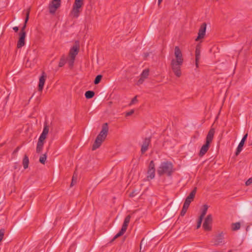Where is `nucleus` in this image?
<instances>
[{
  "mask_svg": "<svg viewBox=\"0 0 252 252\" xmlns=\"http://www.w3.org/2000/svg\"><path fill=\"white\" fill-rule=\"evenodd\" d=\"M46 75L44 72L42 73V75L39 78V81L38 84V90L41 92L43 90V86L45 83Z\"/></svg>",
  "mask_w": 252,
  "mask_h": 252,
  "instance_id": "16",
  "label": "nucleus"
},
{
  "mask_svg": "<svg viewBox=\"0 0 252 252\" xmlns=\"http://www.w3.org/2000/svg\"><path fill=\"white\" fill-rule=\"evenodd\" d=\"M13 30L15 32H17L19 31V28L18 27H14L13 28Z\"/></svg>",
  "mask_w": 252,
  "mask_h": 252,
  "instance_id": "44",
  "label": "nucleus"
},
{
  "mask_svg": "<svg viewBox=\"0 0 252 252\" xmlns=\"http://www.w3.org/2000/svg\"><path fill=\"white\" fill-rule=\"evenodd\" d=\"M94 92L93 91H88L86 92L85 94V97L87 99H90L93 98L94 96Z\"/></svg>",
  "mask_w": 252,
  "mask_h": 252,
  "instance_id": "25",
  "label": "nucleus"
},
{
  "mask_svg": "<svg viewBox=\"0 0 252 252\" xmlns=\"http://www.w3.org/2000/svg\"><path fill=\"white\" fill-rule=\"evenodd\" d=\"M202 220H203V218L199 217V219H198V220L197 221V229L200 227Z\"/></svg>",
  "mask_w": 252,
  "mask_h": 252,
  "instance_id": "36",
  "label": "nucleus"
},
{
  "mask_svg": "<svg viewBox=\"0 0 252 252\" xmlns=\"http://www.w3.org/2000/svg\"><path fill=\"white\" fill-rule=\"evenodd\" d=\"M147 178L148 179V180L153 179L155 178V170L148 169L147 171Z\"/></svg>",
  "mask_w": 252,
  "mask_h": 252,
  "instance_id": "24",
  "label": "nucleus"
},
{
  "mask_svg": "<svg viewBox=\"0 0 252 252\" xmlns=\"http://www.w3.org/2000/svg\"><path fill=\"white\" fill-rule=\"evenodd\" d=\"M208 209V206L207 205H204L203 206V209L201 212V214L199 217L204 218V216L206 214V213L207 212V210Z\"/></svg>",
  "mask_w": 252,
  "mask_h": 252,
  "instance_id": "26",
  "label": "nucleus"
},
{
  "mask_svg": "<svg viewBox=\"0 0 252 252\" xmlns=\"http://www.w3.org/2000/svg\"><path fill=\"white\" fill-rule=\"evenodd\" d=\"M134 195H135L134 191H132V192H131L129 194V196L131 197L134 196Z\"/></svg>",
  "mask_w": 252,
  "mask_h": 252,
  "instance_id": "45",
  "label": "nucleus"
},
{
  "mask_svg": "<svg viewBox=\"0 0 252 252\" xmlns=\"http://www.w3.org/2000/svg\"><path fill=\"white\" fill-rule=\"evenodd\" d=\"M130 218L131 216L129 215L126 217L121 230L111 240V242H113L116 238L122 236L126 231L128 224L130 221Z\"/></svg>",
  "mask_w": 252,
  "mask_h": 252,
  "instance_id": "4",
  "label": "nucleus"
},
{
  "mask_svg": "<svg viewBox=\"0 0 252 252\" xmlns=\"http://www.w3.org/2000/svg\"><path fill=\"white\" fill-rule=\"evenodd\" d=\"M240 222H236L232 223V229L234 231H236L240 229Z\"/></svg>",
  "mask_w": 252,
  "mask_h": 252,
  "instance_id": "29",
  "label": "nucleus"
},
{
  "mask_svg": "<svg viewBox=\"0 0 252 252\" xmlns=\"http://www.w3.org/2000/svg\"><path fill=\"white\" fill-rule=\"evenodd\" d=\"M228 252H232V251H229Z\"/></svg>",
  "mask_w": 252,
  "mask_h": 252,
  "instance_id": "49",
  "label": "nucleus"
},
{
  "mask_svg": "<svg viewBox=\"0 0 252 252\" xmlns=\"http://www.w3.org/2000/svg\"><path fill=\"white\" fill-rule=\"evenodd\" d=\"M134 110H133V109L131 110L130 111L126 113V116L127 117V116H129L131 115L132 114L134 113Z\"/></svg>",
  "mask_w": 252,
  "mask_h": 252,
  "instance_id": "42",
  "label": "nucleus"
},
{
  "mask_svg": "<svg viewBox=\"0 0 252 252\" xmlns=\"http://www.w3.org/2000/svg\"><path fill=\"white\" fill-rule=\"evenodd\" d=\"M49 132V128L47 126H44V128L42 131V133H44V134H46V135L48 134Z\"/></svg>",
  "mask_w": 252,
  "mask_h": 252,
  "instance_id": "37",
  "label": "nucleus"
},
{
  "mask_svg": "<svg viewBox=\"0 0 252 252\" xmlns=\"http://www.w3.org/2000/svg\"><path fill=\"white\" fill-rule=\"evenodd\" d=\"M196 189L197 188L196 187L194 188V189L191 191L189 194L186 198L185 200L186 201L190 203L193 201V199L194 198L196 192Z\"/></svg>",
  "mask_w": 252,
  "mask_h": 252,
  "instance_id": "20",
  "label": "nucleus"
},
{
  "mask_svg": "<svg viewBox=\"0 0 252 252\" xmlns=\"http://www.w3.org/2000/svg\"><path fill=\"white\" fill-rule=\"evenodd\" d=\"M137 101H138V100L137 99V96H135L132 99V100L130 102V105L133 104L137 102Z\"/></svg>",
  "mask_w": 252,
  "mask_h": 252,
  "instance_id": "41",
  "label": "nucleus"
},
{
  "mask_svg": "<svg viewBox=\"0 0 252 252\" xmlns=\"http://www.w3.org/2000/svg\"><path fill=\"white\" fill-rule=\"evenodd\" d=\"M247 137H248V133H246L245 135H244L241 142H240L239 144L238 145V146L237 148L236 151L235 153V155L236 156H237L240 154V153L242 151L243 147L244 145L245 142L246 141V140L247 138Z\"/></svg>",
  "mask_w": 252,
  "mask_h": 252,
  "instance_id": "11",
  "label": "nucleus"
},
{
  "mask_svg": "<svg viewBox=\"0 0 252 252\" xmlns=\"http://www.w3.org/2000/svg\"><path fill=\"white\" fill-rule=\"evenodd\" d=\"M187 211V209L182 208V211L180 213V215L181 216H184L185 215V214L186 213Z\"/></svg>",
  "mask_w": 252,
  "mask_h": 252,
  "instance_id": "43",
  "label": "nucleus"
},
{
  "mask_svg": "<svg viewBox=\"0 0 252 252\" xmlns=\"http://www.w3.org/2000/svg\"><path fill=\"white\" fill-rule=\"evenodd\" d=\"M30 10H31V8H28L26 10V18H25V22H24V25L22 27V28H21V31H20L19 33H26V32H25V29H26V27H27V22H28V21L29 20V15H30Z\"/></svg>",
  "mask_w": 252,
  "mask_h": 252,
  "instance_id": "14",
  "label": "nucleus"
},
{
  "mask_svg": "<svg viewBox=\"0 0 252 252\" xmlns=\"http://www.w3.org/2000/svg\"><path fill=\"white\" fill-rule=\"evenodd\" d=\"M75 60V58H69V59L68 60V65L70 67H72L74 64V62Z\"/></svg>",
  "mask_w": 252,
  "mask_h": 252,
  "instance_id": "33",
  "label": "nucleus"
},
{
  "mask_svg": "<svg viewBox=\"0 0 252 252\" xmlns=\"http://www.w3.org/2000/svg\"><path fill=\"white\" fill-rule=\"evenodd\" d=\"M189 205H190V203L185 201L184 203L183 208L188 210L189 207Z\"/></svg>",
  "mask_w": 252,
  "mask_h": 252,
  "instance_id": "38",
  "label": "nucleus"
},
{
  "mask_svg": "<svg viewBox=\"0 0 252 252\" xmlns=\"http://www.w3.org/2000/svg\"><path fill=\"white\" fill-rule=\"evenodd\" d=\"M84 5V0H75L72 8L70 12V16L72 18H77L82 11Z\"/></svg>",
  "mask_w": 252,
  "mask_h": 252,
  "instance_id": "3",
  "label": "nucleus"
},
{
  "mask_svg": "<svg viewBox=\"0 0 252 252\" xmlns=\"http://www.w3.org/2000/svg\"><path fill=\"white\" fill-rule=\"evenodd\" d=\"M206 29V24L205 23H203L199 29L198 36L195 39L196 41L200 39L203 38L205 34Z\"/></svg>",
  "mask_w": 252,
  "mask_h": 252,
  "instance_id": "9",
  "label": "nucleus"
},
{
  "mask_svg": "<svg viewBox=\"0 0 252 252\" xmlns=\"http://www.w3.org/2000/svg\"><path fill=\"white\" fill-rule=\"evenodd\" d=\"M210 144L205 142V144L202 146L199 153V156L200 157L203 156L207 152L210 147Z\"/></svg>",
  "mask_w": 252,
  "mask_h": 252,
  "instance_id": "17",
  "label": "nucleus"
},
{
  "mask_svg": "<svg viewBox=\"0 0 252 252\" xmlns=\"http://www.w3.org/2000/svg\"><path fill=\"white\" fill-rule=\"evenodd\" d=\"M67 58L65 55H63L60 60L59 63V66L60 67H63L65 63L66 62Z\"/></svg>",
  "mask_w": 252,
  "mask_h": 252,
  "instance_id": "23",
  "label": "nucleus"
},
{
  "mask_svg": "<svg viewBox=\"0 0 252 252\" xmlns=\"http://www.w3.org/2000/svg\"><path fill=\"white\" fill-rule=\"evenodd\" d=\"M19 37L17 44V48H21L25 44V38L26 33H19Z\"/></svg>",
  "mask_w": 252,
  "mask_h": 252,
  "instance_id": "10",
  "label": "nucleus"
},
{
  "mask_svg": "<svg viewBox=\"0 0 252 252\" xmlns=\"http://www.w3.org/2000/svg\"><path fill=\"white\" fill-rule=\"evenodd\" d=\"M44 145V141L40 140L38 141L36 151L37 153H40L42 151Z\"/></svg>",
  "mask_w": 252,
  "mask_h": 252,
  "instance_id": "21",
  "label": "nucleus"
},
{
  "mask_svg": "<svg viewBox=\"0 0 252 252\" xmlns=\"http://www.w3.org/2000/svg\"><path fill=\"white\" fill-rule=\"evenodd\" d=\"M79 50V47L77 45L73 46L70 49L69 53V58H75L76 56L78 54Z\"/></svg>",
  "mask_w": 252,
  "mask_h": 252,
  "instance_id": "13",
  "label": "nucleus"
},
{
  "mask_svg": "<svg viewBox=\"0 0 252 252\" xmlns=\"http://www.w3.org/2000/svg\"><path fill=\"white\" fill-rule=\"evenodd\" d=\"M179 208V206H178V205H177L176 207V209H177V208Z\"/></svg>",
  "mask_w": 252,
  "mask_h": 252,
  "instance_id": "48",
  "label": "nucleus"
},
{
  "mask_svg": "<svg viewBox=\"0 0 252 252\" xmlns=\"http://www.w3.org/2000/svg\"><path fill=\"white\" fill-rule=\"evenodd\" d=\"M108 132V126L107 123H104L103 124L102 126V129L98 134L97 137L100 138V139H102L105 140L107 137V134Z\"/></svg>",
  "mask_w": 252,
  "mask_h": 252,
  "instance_id": "7",
  "label": "nucleus"
},
{
  "mask_svg": "<svg viewBox=\"0 0 252 252\" xmlns=\"http://www.w3.org/2000/svg\"><path fill=\"white\" fill-rule=\"evenodd\" d=\"M213 221L212 216L208 215L205 218L203 224V227L205 231H210L212 229L211 224Z\"/></svg>",
  "mask_w": 252,
  "mask_h": 252,
  "instance_id": "6",
  "label": "nucleus"
},
{
  "mask_svg": "<svg viewBox=\"0 0 252 252\" xmlns=\"http://www.w3.org/2000/svg\"><path fill=\"white\" fill-rule=\"evenodd\" d=\"M5 230L4 229H0V242L3 238Z\"/></svg>",
  "mask_w": 252,
  "mask_h": 252,
  "instance_id": "34",
  "label": "nucleus"
},
{
  "mask_svg": "<svg viewBox=\"0 0 252 252\" xmlns=\"http://www.w3.org/2000/svg\"><path fill=\"white\" fill-rule=\"evenodd\" d=\"M151 142L150 138H145L141 146V152L144 154L148 149V147Z\"/></svg>",
  "mask_w": 252,
  "mask_h": 252,
  "instance_id": "12",
  "label": "nucleus"
},
{
  "mask_svg": "<svg viewBox=\"0 0 252 252\" xmlns=\"http://www.w3.org/2000/svg\"><path fill=\"white\" fill-rule=\"evenodd\" d=\"M149 75V69H144L142 71V73L140 75V77L145 79L146 78H147L148 77Z\"/></svg>",
  "mask_w": 252,
  "mask_h": 252,
  "instance_id": "27",
  "label": "nucleus"
},
{
  "mask_svg": "<svg viewBox=\"0 0 252 252\" xmlns=\"http://www.w3.org/2000/svg\"><path fill=\"white\" fill-rule=\"evenodd\" d=\"M174 171L173 164L168 161L161 162L157 170V173L159 176L166 175L170 177Z\"/></svg>",
  "mask_w": 252,
  "mask_h": 252,
  "instance_id": "2",
  "label": "nucleus"
},
{
  "mask_svg": "<svg viewBox=\"0 0 252 252\" xmlns=\"http://www.w3.org/2000/svg\"><path fill=\"white\" fill-rule=\"evenodd\" d=\"M148 169L155 170V165L154 161L153 160H151L150 162V163L148 166Z\"/></svg>",
  "mask_w": 252,
  "mask_h": 252,
  "instance_id": "32",
  "label": "nucleus"
},
{
  "mask_svg": "<svg viewBox=\"0 0 252 252\" xmlns=\"http://www.w3.org/2000/svg\"><path fill=\"white\" fill-rule=\"evenodd\" d=\"M102 78V76L101 75H97L94 80V84L96 85V84H98V83H99Z\"/></svg>",
  "mask_w": 252,
  "mask_h": 252,
  "instance_id": "31",
  "label": "nucleus"
},
{
  "mask_svg": "<svg viewBox=\"0 0 252 252\" xmlns=\"http://www.w3.org/2000/svg\"><path fill=\"white\" fill-rule=\"evenodd\" d=\"M77 175L74 172L73 174V175L72 176V181L70 184V187H73L74 186V185L76 183L77 178Z\"/></svg>",
  "mask_w": 252,
  "mask_h": 252,
  "instance_id": "30",
  "label": "nucleus"
},
{
  "mask_svg": "<svg viewBox=\"0 0 252 252\" xmlns=\"http://www.w3.org/2000/svg\"><path fill=\"white\" fill-rule=\"evenodd\" d=\"M104 140L96 137L95 141L92 146V150L94 151L98 148Z\"/></svg>",
  "mask_w": 252,
  "mask_h": 252,
  "instance_id": "19",
  "label": "nucleus"
},
{
  "mask_svg": "<svg viewBox=\"0 0 252 252\" xmlns=\"http://www.w3.org/2000/svg\"><path fill=\"white\" fill-rule=\"evenodd\" d=\"M215 132V130L214 128H211L209 130V131L208 133V134L206 136V142H207L209 144H210L212 142V141L213 139V138H214Z\"/></svg>",
  "mask_w": 252,
  "mask_h": 252,
  "instance_id": "15",
  "label": "nucleus"
},
{
  "mask_svg": "<svg viewBox=\"0 0 252 252\" xmlns=\"http://www.w3.org/2000/svg\"><path fill=\"white\" fill-rule=\"evenodd\" d=\"M46 159H47V155L45 153L40 156V157L39 158V162L41 163L44 164L45 163V161L46 160Z\"/></svg>",
  "mask_w": 252,
  "mask_h": 252,
  "instance_id": "28",
  "label": "nucleus"
},
{
  "mask_svg": "<svg viewBox=\"0 0 252 252\" xmlns=\"http://www.w3.org/2000/svg\"><path fill=\"white\" fill-rule=\"evenodd\" d=\"M162 0H158V5H160Z\"/></svg>",
  "mask_w": 252,
  "mask_h": 252,
  "instance_id": "47",
  "label": "nucleus"
},
{
  "mask_svg": "<svg viewBox=\"0 0 252 252\" xmlns=\"http://www.w3.org/2000/svg\"><path fill=\"white\" fill-rule=\"evenodd\" d=\"M46 136L47 135L46 134H44V133L42 132L38 140L42 141H44L46 138Z\"/></svg>",
  "mask_w": 252,
  "mask_h": 252,
  "instance_id": "35",
  "label": "nucleus"
},
{
  "mask_svg": "<svg viewBox=\"0 0 252 252\" xmlns=\"http://www.w3.org/2000/svg\"><path fill=\"white\" fill-rule=\"evenodd\" d=\"M61 4V0H52L49 4V13L51 14H54Z\"/></svg>",
  "mask_w": 252,
  "mask_h": 252,
  "instance_id": "5",
  "label": "nucleus"
},
{
  "mask_svg": "<svg viewBox=\"0 0 252 252\" xmlns=\"http://www.w3.org/2000/svg\"><path fill=\"white\" fill-rule=\"evenodd\" d=\"M252 184V177L249 178L246 182V185L248 186H250Z\"/></svg>",
  "mask_w": 252,
  "mask_h": 252,
  "instance_id": "40",
  "label": "nucleus"
},
{
  "mask_svg": "<svg viewBox=\"0 0 252 252\" xmlns=\"http://www.w3.org/2000/svg\"><path fill=\"white\" fill-rule=\"evenodd\" d=\"M144 80H145V79L140 77L139 79L137 81L136 84L137 85H140L142 84L143 83Z\"/></svg>",
  "mask_w": 252,
  "mask_h": 252,
  "instance_id": "39",
  "label": "nucleus"
},
{
  "mask_svg": "<svg viewBox=\"0 0 252 252\" xmlns=\"http://www.w3.org/2000/svg\"><path fill=\"white\" fill-rule=\"evenodd\" d=\"M175 59H173L171 62V67L174 74L180 77L182 75L181 67L184 62L182 52L178 46H175L174 49Z\"/></svg>",
  "mask_w": 252,
  "mask_h": 252,
  "instance_id": "1",
  "label": "nucleus"
},
{
  "mask_svg": "<svg viewBox=\"0 0 252 252\" xmlns=\"http://www.w3.org/2000/svg\"><path fill=\"white\" fill-rule=\"evenodd\" d=\"M143 241V239L142 240L141 242V243H140V252H141V250H142V243Z\"/></svg>",
  "mask_w": 252,
  "mask_h": 252,
  "instance_id": "46",
  "label": "nucleus"
},
{
  "mask_svg": "<svg viewBox=\"0 0 252 252\" xmlns=\"http://www.w3.org/2000/svg\"><path fill=\"white\" fill-rule=\"evenodd\" d=\"M200 46L198 44L195 48V64L196 67L198 66V63L200 58Z\"/></svg>",
  "mask_w": 252,
  "mask_h": 252,
  "instance_id": "18",
  "label": "nucleus"
},
{
  "mask_svg": "<svg viewBox=\"0 0 252 252\" xmlns=\"http://www.w3.org/2000/svg\"><path fill=\"white\" fill-rule=\"evenodd\" d=\"M224 236L223 233L221 232L218 234L216 237L214 239V246H218L221 244L224 243Z\"/></svg>",
  "mask_w": 252,
  "mask_h": 252,
  "instance_id": "8",
  "label": "nucleus"
},
{
  "mask_svg": "<svg viewBox=\"0 0 252 252\" xmlns=\"http://www.w3.org/2000/svg\"><path fill=\"white\" fill-rule=\"evenodd\" d=\"M22 162L24 169H27L28 167L29 163V158L27 155H25Z\"/></svg>",
  "mask_w": 252,
  "mask_h": 252,
  "instance_id": "22",
  "label": "nucleus"
}]
</instances>
